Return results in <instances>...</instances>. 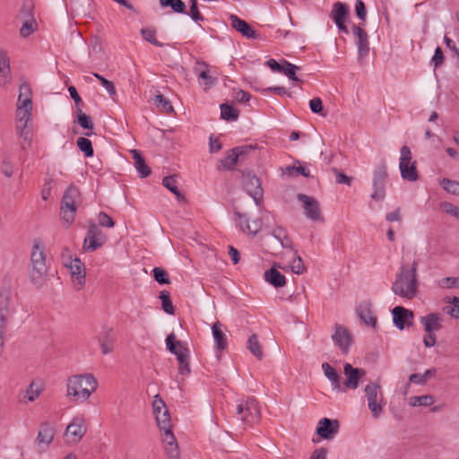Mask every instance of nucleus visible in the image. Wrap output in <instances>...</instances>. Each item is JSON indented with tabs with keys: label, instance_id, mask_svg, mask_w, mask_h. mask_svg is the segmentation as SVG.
Masks as SVG:
<instances>
[{
	"label": "nucleus",
	"instance_id": "1",
	"mask_svg": "<svg viewBox=\"0 0 459 459\" xmlns=\"http://www.w3.org/2000/svg\"><path fill=\"white\" fill-rule=\"evenodd\" d=\"M417 266L418 263L416 261H413L411 265L402 264L392 286V290L395 295L408 299L416 297L419 288Z\"/></svg>",
	"mask_w": 459,
	"mask_h": 459
},
{
	"label": "nucleus",
	"instance_id": "48",
	"mask_svg": "<svg viewBox=\"0 0 459 459\" xmlns=\"http://www.w3.org/2000/svg\"><path fill=\"white\" fill-rule=\"evenodd\" d=\"M143 38L156 47H163V44L156 39V30L151 27L143 28L141 30Z\"/></svg>",
	"mask_w": 459,
	"mask_h": 459
},
{
	"label": "nucleus",
	"instance_id": "31",
	"mask_svg": "<svg viewBox=\"0 0 459 459\" xmlns=\"http://www.w3.org/2000/svg\"><path fill=\"white\" fill-rule=\"evenodd\" d=\"M17 106L32 108V91L30 84L27 82H23L20 86Z\"/></svg>",
	"mask_w": 459,
	"mask_h": 459
},
{
	"label": "nucleus",
	"instance_id": "15",
	"mask_svg": "<svg viewBox=\"0 0 459 459\" xmlns=\"http://www.w3.org/2000/svg\"><path fill=\"white\" fill-rule=\"evenodd\" d=\"M73 282L77 290H81L85 284V266L77 257L71 260L68 265Z\"/></svg>",
	"mask_w": 459,
	"mask_h": 459
},
{
	"label": "nucleus",
	"instance_id": "21",
	"mask_svg": "<svg viewBox=\"0 0 459 459\" xmlns=\"http://www.w3.org/2000/svg\"><path fill=\"white\" fill-rule=\"evenodd\" d=\"M164 449L169 459H180V453L177 439L171 430L162 433Z\"/></svg>",
	"mask_w": 459,
	"mask_h": 459
},
{
	"label": "nucleus",
	"instance_id": "26",
	"mask_svg": "<svg viewBox=\"0 0 459 459\" xmlns=\"http://www.w3.org/2000/svg\"><path fill=\"white\" fill-rule=\"evenodd\" d=\"M212 335L215 342V348L217 351H222L228 347L227 337L222 331V325L221 322H215L212 326Z\"/></svg>",
	"mask_w": 459,
	"mask_h": 459
},
{
	"label": "nucleus",
	"instance_id": "14",
	"mask_svg": "<svg viewBox=\"0 0 459 459\" xmlns=\"http://www.w3.org/2000/svg\"><path fill=\"white\" fill-rule=\"evenodd\" d=\"M334 328L335 332L333 334L332 339L334 344L346 354L352 343V336L350 331L343 325H335Z\"/></svg>",
	"mask_w": 459,
	"mask_h": 459
},
{
	"label": "nucleus",
	"instance_id": "5",
	"mask_svg": "<svg viewBox=\"0 0 459 459\" xmlns=\"http://www.w3.org/2000/svg\"><path fill=\"white\" fill-rule=\"evenodd\" d=\"M167 349L177 356L178 361V373L187 376L191 372L189 365V350L186 344L181 341H177L174 333L169 334L166 338Z\"/></svg>",
	"mask_w": 459,
	"mask_h": 459
},
{
	"label": "nucleus",
	"instance_id": "62",
	"mask_svg": "<svg viewBox=\"0 0 459 459\" xmlns=\"http://www.w3.org/2000/svg\"><path fill=\"white\" fill-rule=\"evenodd\" d=\"M290 267L291 271L296 274H301L305 272V265L301 257L299 255L293 258Z\"/></svg>",
	"mask_w": 459,
	"mask_h": 459
},
{
	"label": "nucleus",
	"instance_id": "52",
	"mask_svg": "<svg viewBox=\"0 0 459 459\" xmlns=\"http://www.w3.org/2000/svg\"><path fill=\"white\" fill-rule=\"evenodd\" d=\"M154 280L160 284H169L170 282L168 272L161 267H155L152 270Z\"/></svg>",
	"mask_w": 459,
	"mask_h": 459
},
{
	"label": "nucleus",
	"instance_id": "33",
	"mask_svg": "<svg viewBox=\"0 0 459 459\" xmlns=\"http://www.w3.org/2000/svg\"><path fill=\"white\" fill-rule=\"evenodd\" d=\"M162 185L176 195L178 202H186V197L184 196V195L181 194V192L178 188L176 175L165 177L162 179Z\"/></svg>",
	"mask_w": 459,
	"mask_h": 459
},
{
	"label": "nucleus",
	"instance_id": "35",
	"mask_svg": "<svg viewBox=\"0 0 459 459\" xmlns=\"http://www.w3.org/2000/svg\"><path fill=\"white\" fill-rule=\"evenodd\" d=\"M16 129L19 136L23 139V143L21 145L22 149L26 150L31 144L32 131L28 127V126H26V124L17 125Z\"/></svg>",
	"mask_w": 459,
	"mask_h": 459
},
{
	"label": "nucleus",
	"instance_id": "64",
	"mask_svg": "<svg viewBox=\"0 0 459 459\" xmlns=\"http://www.w3.org/2000/svg\"><path fill=\"white\" fill-rule=\"evenodd\" d=\"M440 206L445 212L454 216L456 219H459V207H456L448 202L441 203Z\"/></svg>",
	"mask_w": 459,
	"mask_h": 459
},
{
	"label": "nucleus",
	"instance_id": "2",
	"mask_svg": "<svg viewBox=\"0 0 459 459\" xmlns=\"http://www.w3.org/2000/svg\"><path fill=\"white\" fill-rule=\"evenodd\" d=\"M98 387V382L91 374L74 375L67 379L66 396L80 402L87 401Z\"/></svg>",
	"mask_w": 459,
	"mask_h": 459
},
{
	"label": "nucleus",
	"instance_id": "19",
	"mask_svg": "<svg viewBox=\"0 0 459 459\" xmlns=\"http://www.w3.org/2000/svg\"><path fill=\"white\" fill-rule=\"evenodd\" d=\"M346 380L343 385L346 388L356 389L359 385V379L365 376L364 369L353 368L350 363H346L343 368Z\"/></svg>",
	"mask_w": 459,
	"mask_h": 459
},
{
	"label": "nucleus",
	"instance_id": "22",
	"mask_svg": "<svg viewBox=\"0 0 459 459\" xmlns=\"http://www.w3.org/2000/svg\"><path fill=\"white\" fill-rule=\"evenodd\" d=\"M230 20L231 22L232 28H234L237 31L240 32L243 36L247 39H257L258 35L253 30L251 25H249L246 21L238 18L235 14H231L230 16Z\"/></svg>",
	"mask_w": 459,
	"mask_h": 459
},
{
	"label": "nucleus",
	"instance_id": "20",
	"mask_svg": "<svg viewBox=\"0 0 459 459\" xmlns=\"http://www.w3.org/2000/svg\"><path fill=\"white\" fill-rule=\"evenodd\" d=\"M234 215L236 220L238 221V225L241 228L243 231H247L252 235H256L262 228V221L261 220H254L252 223L249 222V217L246 213H241L238 211L234 212Z\"/></svg>",
	"mask_w": 459,
	"mask_h": 459
},
{
	"label": "nucleus",
	"instance_id": "6",
	"mask_svg": "<svg viewBox=\"0 0 459 459\" xmlns=\"http://www.w3.org/2000/svg\"><path fill=\"white\" fill-rule=\"evenodd\" d=\"M401 157L399 169L401 171V176L404 180L410 182H415L419 178V174L417 171L416 161H411L412 155L411 149L407 145H403L401 148Z\"/></svg>",
	"mask_w": 459,
	"mask_h": 459
},
{
	"label": "nucleus",
	"instance_id": "12",
	"mask_svg": "<svg viewBox=\"0 0 459 459\" xmlns=\"http://www.w3.org/2000/svg\"><path fill=\"white\" fill-rule=\"evenodd\" d=\"M105 239L106 238L99 227L94 222H91L84 239L83 248L87 252L95 251L104 244Z\"/></svg>",
	"mask_w": 459,
	"mask_h": 459
},
{
	"label": "nucleus",
	"instance_id": "9",
	"mask_svg": "<svg viewBox=\"0 0 459 459\" xmlns=\"http://www.w3.org/2000/svg\"><path fill=\"white\" fill-rule=\"evenodd\" d=\"M242 185L246 192L253 197L255 204L259 205L264 195L260 178L250 170L243 171Z\"/></svg>",
	"mask_w": 459,
	"mask_h": 459
},
{
	"label": "nucleus",
	"instance_id": "46",
	"mask_svg": "<svg viewBox=\"0 0 459 459\" xmlns=\"http://www.w3.org/2000/svg\"><path fill=\"white\" fill-rule=\"evenodd\" d=\"M156 420L161 431L171 430L170 415L168 409H165L160 415L157 416Z\"/></svg>",
	"mask_w": 459,
	"mask_h": 459
},
{
	"label": "nucleus",
	"instance_id": "10",
	"mask_svg": "<svg viewBox=\"0 0 459 459\" xmlns=\"http://www.w3.org/2000/svg\"><path fill=\"white\" fill-rule=\"evenodd\" d=\"M387 167L385 162H381L373 173V188L374 191L371 198L376 201H382L385 196V182L387 179Z\"/></svg>",
	"mask_w": 459,
	"mask_h": 459
},
{
	"label": "nucleus",
	"instance_id": "50",
	"mask_svg": "<svg viewBox=\"0 0 459 459\" xmlns=\"http://www.w3.org/2000/svg\"><path fill=\"white\" fill-rule=\"evenodd\" d=\"M441 186L447 193L452 194L454 195H459V182L455 180H451L449 178H443L440 182Z\"/></svg>",
	"mask_w": 459,
	"mask_h": 459
},
{
	"label": "nucleus",
	"instance_id": "13",
	"mask_svg": "<svg viewBox=\"0 0 459 459\" xmlns=\"http://www.w3.org/2000/svg\"><path fill=\"white\" fill-rule=\"evenodd\" d=\"M298 200L303 204L306 216L315 221H321L320 205L317 200L305 194H298Z\"/></svg>",
	"mask_w": 459,
	"mask_h": 459
},
{
	"label": "nucleus",
	"instance_id": "47",
	"mask_svg": "<svg viewBox=\"0 0 459 459\" xmlns=\"http://www.w3.org/2000/svg\"><path fill=\"white\" fill-rule=\"evenodd\" d=\"M435 402V399L430 394L421 395V396H412L410 399V404L413 407L416 406H429L432 405Z\"/></svg>",
	"mask_w": 459,
	"mask_h": 459
},
{
	"label": "nucleus",
	"instance_id": "16",
	"mask_svg": "<svg viewBox=\"0 0 459 459\" xmlns=\"http://www.w3.org/2000/svg\"><path fill=\"white\" fill-rule=\"evenodd\" d=\"M261 413L258 406V402L255 397H247L246 400V407L242 421L245 424L252 425L260 420Z\"/></svg>",
	"mask_w": 459,
	"mask_h": 459
},
{
	"label": "nucleus",
	"instance_id": "49",
	"mask_svg": "<svg viewBox=\"0 0 459 459\" xmlns=\"http://www.w3.org/2000/svg\"><path fill=\"white\" fill-rule=\"evenodd\" d=\"M155 105L163 112L170 113L174 108L169 100H168L162 94L159 93L154 98Z\"/></svg>",
	"mask_w": 459,
	"mask_h": 459
},
{
	"label": "nucleus",
	"instance_id": "45",
	"mask_svg": "<svg viewBox=\"0 0 459 459\" xmlns=\"http://www.w3.org/2000/svg\"><path fill=\"white\" fill-rule=\"evenodd\" d=\"M161 300L162 309L169 315H174L175 308L170 299V294L167 290H162L159 297Z\"/></svg>",
	"mask_w": 459,
	"mask_h": 459
},
{
	"label": "nucleus",
	"instance_id": "63",
	"mask_svg": "<svg viewBox=\"0 0 459 459\" xmlns=\"http://www.w3.org/2000/svg\"><path fill=\"white\" fill-rule=\"evenodd\" d=\"M368 405L375 419L378 418L383 413V405L378 403L377 400L368 402Z\"/></svg>",
	"mask_w": 459,
	"mask_h": 459
},
{
	"label": "nucleus",
	"instance_id": "57",
	"mask_svg": "<svg viewBox=\"0 0 459 459\" xmlns=\"http://www.w3.org/2000/svg\"><path fill=\"white\" fill-rule=\"evenodd\" d=\"M93 76L95 78H97L101 85L103 87H105V89L108 91V94L113 97L114 95H116L117 91H116V88L114 86V83L110 81H108V79L104 78L102 75L99 74L98 73H93Z\"/></svg>",
	"mask_w": 459,
	"mask_h": 459
},
{
	"label": "nucleus",
	"instance_id": "38",
	"mask_svg": "<svg viewBox=\"0 0 459 459\" xmlns=\"http://www.w3.org/2000/svg\"><path fill=\"white\" fill-rule=\"evenodd\" d=\"M239 112L232 105L223 103L221 105V117L227 121H235L238 119Z\"/></svg>",
	"mask_w": 459,
	"mask_h": 459
},
{
	"label": "nucleus",
	"instance_id": "56",
	"mask_svg": "<svg viewBox=\"0 0 459 459\" xmlns=\"http://www.w3.org/2000/svg\"><path fill=\"white\" fill-rule=\"evenodd\" d=\"M437 285L442 289L459 287V277L442 278L437 281Z\"/></svg>",
	"mask_w": 459,
	"mask_h": 459
},
{
	"label": "nucleus",
	"instance_id": "41",
	"mask_svg": "<svg viewBox=\"0 0 459 459\" xmlns=\"http://www.w3.org/2000/svg\"><path fill=\"white\" fill-rule=\"evenodd\" d=\"M365 393L367 396L368 403L373 400H377L378 395H380V402L383 400V394L381 392V386L376 383H370L366 385Z\"/></svg>",
	"mask_w": 459,
	"mask_h": 459
},
{
	"label": "nucleus",
	"instance_id": "18",
	"mask_svg": "<svg viewBox=\"0 0 459 459\" xmlns=\"http://www.w3.org/2000/svg\"><path fill=\"white\" fill-rule=\"evenodd\" d=\"M339 421L337 420H331L323 418L319 420L316 433L324 439H332L339 430Z\"/></svg>",
	"mask_w": 459,
	"mask_h": 459
},
{
	"label": "nucleus",
	"instance_id": "42",
	"mask_svg": "<svg viewBox=\"0 0 459 459\" xmlns=\"http://www.w3.org/2000/svg\"><path fill=\"white\" fill-rule=\"evenodd\" d=\"M31 111L32 108H23L21 106H17L16 110V120L17 125H22L26 124L28 126V123L31 120Z\"/></svg>",
	"mask_w": 459,
	"mask_h": 459
},
{
	"label": "nucleus",
	"instance_id": "59",
	"mask_svg": "<svg viewBox=\"0 0 459 459\" xmlns=\"http://www.w3.org/2000/svg\"><path fill=\"white\" fill-rule=\"evenodd\" d=\"M309 108L313 113L325 116V114L324 113L323 102L320 98L316 97L310 100Z\"/></svg>",
	"mask_w": 459,
	"mask_h": 459
},
{
	"label": "nucleus",
	"instance_id": "37",
	"mask_svg": "<svg viewBox=\"0 0 459 459\" xmlns=\"http://www.w3.org/2000/svg\"><path fill=\"white\" fill-rule=\"evenodd\" d=\"M299 70H300L299 66L290 64L287 60H283V65L280 73L285 74L291 81L302 82V81L296 75V73Z\"/></svg>",
	"mask_w": 459,
	"mask_h": 459
},
{
	"label": "nucleus",
	"instance_id": "34",
	"mask_svg": "<svg viewBox=\"0 0 459 459\" xmlns=\"http://www.w3.org/2000/svg\"><path fill=\"white\" fill-rule=\"evenodd\" d=\"M322 368L325 377L332 382V385L334 389H341L340 374L333 368L328 362L322 364Z\"/></svg>",
	"mask_w": 459,
	"mask_h": 459
},
{
	"label": "nucleus",
	"instance_id": "32",
	"mask_svg": "<svg viewBox=\"0 0 459 459\" xmlns=\"http://www.w3.org/2000/svg\"><path fill=\"white\" fill-rule=\"evenodd\" d=\"M358 316L367 325L373 327L377 325V317L373 315L369 304H361L357 309Z\"/></svg>",
	"mask_w": 459,
	"mask_h": 459
},
{
	"label": "nucleus",
	"instance_id": "29",
	"mask_svg": "<svg viewBox=\"0 0 459 459\" xmlns=\"http://www.w3.org/2000/svg\"><path fill=\"white\" fill-rule=\"evenodd\" d=\"M9 303L10 292L7 290H4L0 292V324L2 325H6L7 316L11 313Z\"/></svg>",
	"mask_w": 459,
	"mask_h": 459
},
{
	"label": "nucleus",
	"instance_id": "7",
	"mask_svg": "<svg viewBox=\"0 0 459 459\" xmlns=\"http://www.w3.org/2000/svg\"><path fill=\"white\" fill-rule=\"evenodd\" d=\"M56 428L49 421H43L39 424L37 437L34 440V446L38 453L46 452L54 440Z\"/></svg>",
	"mask_w": 459,
	"mask_h": 459
},
{
	"label": "nucleus",
	"instance_id": "44",
	"mask_svg": "<svg viewBox=\"0 0 459 459\" xmlns=\"http://www.w3.org/2000/svg\"><path fill=\"white\" fill-rule=\"evenodd\" d=\"M77 147L84 153L87 158L92 157L94 154L91 142L86 137H79L76 141Z\"/></svg>",
	"mask_w": 459,
	"mask_h": 459
},
{
	"label": "nucleus",
	"instance_id": "60",
	"mask_svg": "<svg viewBox=\"0 0 459 459\" xmlns=\"http://www.w3.org/2000/svg\"><path fill=\"white\" fill-rule=\"evenodd\" d=\"M10 74V59L6 51L0 50V74Z\"/></svg>",
	"mask_w": 459,
	"mask_h": 459
},
{
	"label": "nucleus",
	"instance_id": "61",
	"mask_svg": "<svg viewBox=\"0 0 459 459\" xmlns=\"http://www.w3.org/2000/svg\"><path fill=\"white\" fill-rule=\"evenodd\" d=\"M287 172L289 173V175L290 176H296L298 174H300L302 176H304L305 178H309L310 177V172L309 170L304 167V166H290V167H287Z\"/></svg>",
	"mask_w": 459,
	"mask_h": 459
},
{
	"label": "nucleus",
	"instance_id": "39",
	"mask_svg": "<svg viewBox=\"0 0 459 459\" xmlns=\"http://www.w3.org/2000/svg\"><path fill=\"white\" fill-rule=\"evenodd\" d=\"M75 115L76 120L74 122L78 123L83 129L93 130L94 125L91 117L83 113L81 108H76Z\"/></svg>",
	"mask_w": 459,
	"mask_h": 459
},
{
	"label": "nucleus",
	"instance_id": "55",
	"mask_svg": "<svg viewBox=\"0 0 459 459\" xmlns=\"http://www.w3.org/2000/svg\"><path fill=\"white\" fill-rule=\"evenodd\" d=\"M37 22H35L34 19H31V20H29V21H26L21 30H20V34L22 38H27L29 37L33 31L36 30L37 29Z\"/></svg>",
	"mask_w": 459,
	"mask_h": 459
},
{
	"label": "nucleus",
	"instance_id": "28",
	"mask_svg": "<svg viewBox=\"0 0 459 459\" xmlns=\"http://www.w3.org/2000/svg\"><path fill=\"white\" fill-rule=\"evenodd\" d=\"M264 280L275 288H281L286 284L285 276L274 267L265 271Z\"/></svg>",
	"mask_w": 459,
	"mask_h": 459
},
{
	"label": "nucleus",
	"instance_id": "30",
	"mask_svg": "<svg viewBox=\"0 0 459 459\" xmlns=\"http://www.w3.org/2000/svg\"><path fill=\"white\" fill-rule=\"evenodd\" d=\"M99 342L103 354H108L114 350L115 337L112 329L102 333L99 336Z\"/></svg>",
	"mask_w": 459,
	"mask_h": 459
},
{
	"label": "nucleus",
	"instance_id": "17",
	"mask_svg": "<svg viewBox=\"0 0 459 459\" xmlns=\"http://www.w3.org/2000/svg\"><path fill=\"white\" fill-rule=\"evenodd\" d=\"M393 320L394 325L400 329L412 325L413 312L401 306L393 308Z\"/></svg>",
	"mask_w": 459,
	"mask_h": 459
},
{
	"label": "nucleus",
	"instance_id": "25",
	"mask_svg": "<svg viewBox=\"0 0 459 459\" xmlns=\"http://www.w3.org/2000/svg\"><path fill=\"white\" fill-rule=\"evenodd\" d=\"M442 317L437 313H430L420 317V323L424 326L426 333H435L442 328Z\"/></svg>",
	"mask_w": 459,
	"mask_h": 459
},
{
	"label": "nucleus",
	"instance_id": "4",
	"mask_svg": "<svg viewBox=\"0 0 459 459\" xmlns=\"http://www.w3.org/2000/svg\"><path fill=\"white\" fill-rule=\"evenodd\" d=\"M81 203V193L78 187L72 185L64 193L61 200V218L71 225L75 218L78 204Z\"/></svg>",
	"mask_w": 459,
	"mask_h": 459
},
{
	"label": "nucleus",
	"instance_id": "23",
	"mask_svg": "<svg viewBox=\"0 0 459 459\" xmlns=\"http://www.w3.org/2000/svg\"><path fill=\"white\" fill-rule=\"evenodd\" d=\"M195 73L198 79L204 81L205 90L211 88L216 83L217 78L211 75L209 72V65L204 61H196Z\"/></svg>",
	"mask_w": 459,
	"mask_h": 459
},
{
	"label": "nucleus",
	"instance_id": "11",
	"mask_svg": "<svg viewBox=\"0 0 459 459\" xmlns=\"http://www.w3.org/2000/svg\"><path fill=\"white\" fill-rule=\"evenodd\" d=\"M330 17L336 24L338 30L345 34L349 33L346 22L350 18V9L348 5L342 2H335L330 13Z\"/></svg>",
	"mask_w": 459,
	"mask_h": 459
},
{
	"label": "nucleus",
	"instance_id": "53",
	"mask_svg": "<svg viewBox=\"0 0 459 459\" xmlns=\"http://www.w3.org/2000/svg\"><path fill=\"white\" fill-rule=\"evenodd\" d=\"M239 161L238 154H236L234 149L228 152L227 157L221 161L222 166L227 169H234L236 164Z\"/></svg>",
	"mask_w": 459,
	"mask_h": 459
},
{
	"label": "nucleus",
	"instance_id": "43",
	"mask_svg": "<svg viewBox=\"0 0 459 459\" xmlns=\"http://www.w3.org/2000/svg\"><path fill=\"white\" fill-rule=\"evenodd\" d=\"M162 7H170L173 12L178 13H186V4L182 0H160Z\"/></svg>",
	"mask_w": 459,
	"mask_h": 459
},
{
	"label": "nucleus",
	"instance_id": "54",
	"mask_svg": "<svg viewBox=\"0 0 459 459\" xmlns=\"http://www.w3.org/2000/svg\"><path fill=\"white\" fill-rule=\"evenodd\" d=\"M257 148V144H247L243 146H238L233 148L239 160H244L245 157L248 156L251 152H254Z\"/></svg>",
	"mask_w": 459,
	"mask_h": 459
},
{
	"label": "nucleus",
	"instance_id": "36",
	"mask_svg": "<svg viewBox=\"0 0 459 459\" xmlns=\"http://www.w3.org/2000/svg\"><path fill=\"white\" fill-rule=\"evenodd\" d=\"M273 237L279 240L284 248H292L291 239L288 237L287 231L282 227L277 226L273 230Z\"/></svg>",
	"mask_w": 459,
	"mask_h": 459
},
{
	"label": "nucleus",
	"instance_id": "24",
	"mask_svg": "<svg viewBox=\"0 0 459 459\" xmlns=\"http://www.w3.org/2000/svg\"><path fill=\"white\" fill-rule=\"evenodd\" d=\"M43 391L42 385L39 381L33 380L26 388L25 391L20 394V402L27 403L28 402H34Z\"/></svg>",
	"mask_w": 459,
	"mask_h": 459
},
{
	"label": "nucleus",
	"instance_id": "40",
	"mask_svg": "<svg viewBox=\"0 0 459 459\" xmlns=\"http://www.w3.org/2000/svg\"><path fill=\"white\" fill-rule=\"evenodd\" d=\"M247 349L250 352L255 356L258 359L263 358L262 346L259 343L258 337L255 333L252 334L247 341Z\"/></svg>",
	"mask_w": 459,
	"mask_h": 459
},
{
	"label": "nucleus",
	"instance_id": "3",
	"mask_svg": "<svg viewBox=\"0 0 459 459\" xmlns=\"http://www.w3.org/2000/svg\"><path fill=\"white\" fill-rule=\"evenodd\" d=\"M47 273L46 255L44 247L39 244L33 246L30 255V279L36 286L40 287L45 281Z\"/></svg>",
	"mask_w": 459,
	"mask_h": 459
},
{
	"label": "nucleus",
	"instance_id": "51",
	"mask_svg": "<svg viewBox=\"0 0 459 459\" xmlns=\"http://www.w3.org/2000/svg\"><path fill=\"white\" fill-rule=\"evenodd\" d=\"M359 58H363L369 52V42L368 33L357 40Z\"/></svg>",
	"mask_w": 459,
	"mask_h": 459
},
{
	"label": "nucleus",
	"instance_id": "27",
	"mask_svg": "<svg viewBox=\"0 0 459 459\" xmlns=\"http://www.w3.org/2000/svg\"><path fill=\"white\" fill-rule=\"evenodd\" d=\"M132 157L134 160V168L141 178H147L152 174V169L146 163L144 158L138 150L131 151Z\"/></svg>",
	"mask_w": 459,
	"mask_h": 459
},
{
	"label": "nucleus",
	"instance_id": "8",
	"mask_svg": "<svg viewBox=\"0 0 459 459\" xmlns=\"http://www.w3.org/2000/svg\"><path fill=\"white\" fill-rule=\"evenodd\" d=\"M87 425L83 417H74L65 431V441L69 446L78 444L86 434Z\"/></svg>",
	"mask_w": 459,
	"mask_h": 459
},
{
	"label": "nucleus",
	"instance_id": "58",
	"mask_svg": "<svg viewBox=\"0 0 459 459\" xmlns=\"http://www.w3.org/2000/svg\"><path fill=\"white\" fill-rule=\"evenodd\" d=\"M190 10L189 13H186L195 22H203L204 20V16L200 13L198 10V3L197 0H190Z\"/></svg>",
	"mask_w": 459,
	"mask_h": 459
}]
</instances>
